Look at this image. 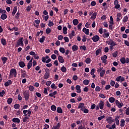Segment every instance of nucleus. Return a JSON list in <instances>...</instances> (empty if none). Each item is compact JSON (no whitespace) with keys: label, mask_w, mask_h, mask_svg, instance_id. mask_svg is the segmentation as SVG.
Listing matches in <instances>:
<instances>
[{"label":"nucleus","mask_w":129,"mask_h":129,"mask_svg":"<svg viewBox=\"0 0 129 129\" xmlns=\"http://www.w3.org/2000/svg\"><path fill=\"white\" fill-rule=\"evenodd\" d=\"M52 60L51 58H49V56L46 55L45 56L42 57V61L43 63H46L48 64V63H50Z\"/></svg>","instance_id":"f257e3e1"},{"label":"nucleus","mask_w":129,"mask_h":129,"mask_svg":"<svg viewBox=\"0 0 129 129\" xmlns=\"http://www.w3.org/2000/svg\"><path fill=\"white\" fill-rule=\"evenodd\" d=\"M17 77V70L15 69H12L10 70V78H12V77Z\"/></svg>","instance_id":"f03ea898"},{"label":"nucleus","mask_w":129,"mask_h":129,"mask_svg":"<svg viewBox=\"0 0 129 129\" xmlns=\"http://www.w3.org/2000/svg\"><path fill=\"white\" fill-rule=\"evenodd\" d=\"M104 107V102L102 101H100V103L98 105L96 106V110H98L100 109H103Z\"/></svg>","instance_id":"7ed1b4c3"},{"label":"nucleus","mask_w":129,"mask_h":129,"mask_svg":"<svg viewBox=\"0 0 129 129\" xmlns=\"http://www.w3.org/2000/svg\"><path fill=\"white\" fill-rule=\"evenodd\" d=\"M23 96L26 101L29 100V98H30V91L28 90H26L23 92Z\"/></svg>","instance_id":"20e7f679"},{"label":"nucleus","mask_w":129,"mask_h":129,"mask_svg":"<svg viewBox=\"0 0 129 129\" xmlns=\"http://www.w3.org/2000/svg\"><path fill=\"white\" fill-rule=\"evenodd\" d=\"M23 37H21L19 39L18 42H17L16 47H22L24 46V41H23Z\"/></svg>","instance_id":"39448f33"},{"label":"nucleus","mask_w":129,"mask_h":129,"mask_svg":"<svg viewBox=\"0 0 129 129\" xmlns=\"http://www.w3.org/2000/svg\"><path fill=\"white\" fill-rule=\"evenodd\" d=\"M106 43L110 46H116V42L113 41L112 39H109L108 41H106Z\"/></svg>","instance_id":"423d86ee"},{"label":"nucleus","mask_w":129,"mask_h":129,"mask_svg":"<svg viewBox=\"0 0 129 129\" xmlns=\"http://www.w3.org/2000/svg\"><path fill=\"white\" fill-rule=\"evenodd\" d=\"M115 103L118 108H121L123 106V103H120L118 100H115Z\"/></svg>","instance_id":"0eeeda50"},{"label":"nucleus","mask_w":129,"mask_h":129,"mask_svg":"<svg viewBox=\"0 0 129 129\" xmlns=\"http://www.w3.org/2000/svg\"><path fill=\"white\" fill-rule=\"evenodd\" d=\"M115 80L117 81V82H123V81H124V78L120 76L117 77Z\"/></svg>","instance_id":"6e6552de"},{"label":"nucleus","mask_w":129,"mask_h":129,"mask_svg":"<svg viewBox=\"0 0 129 129\" xmlns=\"http://www.w3.org/2000/svg\"><path fill=\"white\" fill-rule=\"evenodd\" d=\"M84 103H80L79 104L78 108H79V109H81V110H83L84 108H85V106H84Z\"/></svg>","instance_id":"1a4fd4ad"},{"label":"nucleus","mask_w":129,"mask_h":129,"mask_svg":"<svg viewBox=\"0 0 129 129\" xmlns=\"http://www.w3.org/2000/svg\"><path fill=\"white\" fill-rule=\"evenodd\" d=\"M21 78H25V77H27V76H28V75H27V73H26V71L23 70L21 71Z\"/></svg>","instance_id":"9d476101"},{"label":"nucleus","mask_w":129,"mask_h":129,"mask_svg":"<svg viewBox=\"0 0 129 129\" xmlns=\"http://www.w3.org/2000/svg\"><path fill=\"white\" fill-rule=\"evenodd\" d=\"M99 36L98 35H95L92 38V40L93 41V42H98V41H99Z\"/></svg>","instance_id":"9b49d317"},{"label":"nucleus","mask_w":129,"mask_h":129,"mask_svg":"<svg viewBox=\"0 0 129 129\" xmlns=\"http://www.w3.org/2000/svg\"><path fill=\"white\" fill-rule=\"evenodd\" d=\"M114 5L115 6V9H119L120 8V5L118 4V1L115 0L114 2Z\"/></svg>","instance_id":"f8f14e48"},{"label":"nucleus","mask_w":129,"mask_h":129,"mask_svg":"<svg viewBox=\"0 0 129 129\" xmlns=\"http://www.w3.org/2000/svg\"><path fill=\"white\" fill-rule=\"evenodd\" d=\"M106 121H107L108 123H112V122H113L114 120H113L112 117H108L106 119Z\"/></svg>","instance_id":"ddd939ff"},{"label":"nucleus","mask_w":129,"mask_h":129,"mask_svg":"<svg viewBox=\"0 0 129 129\" xmlns=\"http://www.w3.org/2000/svg\"><path fill=\"white\" fill-rule=\"evenodd\" d=\"M76 89L77 93H81V87L80 85H77Z\"/></svg>","instance_id":"4468645a"},{"label":"nucleus","mask_w":129,"mask_h":129,"mask_svg":"<svg viewBox=\"0 0 129 129\" xmlns=\"http://www.w3.org/2000/svg\"><path fill=\"white\" fill-rule=\"evenodd\" d=\"M74 36H75V31L72 30V32L69 34V37L70 39H73Z\"/></svg>","instance_id":"2eb2a0df"},{"label":"nucleus","mask_w":129,"mask_h":129,"mask_svg":"<svg viewBox=\"0 0 129 129\" xmlns=\"http://www.w3.org/2000/svg\"><path fill=\"white\" fill-rule=\"evenodd\" d=\"M106 59H107V56L105 55L101 57V60H102L103 63H106Z\"/></svg>","instance_id":"dca6fc26"},{"label":"nucleus","mask_w":129,"mask_h":129,"mask_svg":"<svg viewBox=\"0 0 129 129\" xmlns=\"http://www.w3.org/2000/svg\"><path fill=\"white\" fill-rule=\"evenodd\" d=\"M57 94V91H54L53 92L50 93L48 95V96L49 97H54V98H55L56 97L55 96V95H56V94Z\"/></svg>","instance_id":"f3484780"},{"label":"nucleus","mask_w":129,"mask_h":129,"mask_svg":"<svg viewBox=\"0 0 129 129\" xmlns=\"http://www.w3.org/2000/svg\"><path fill=\"white\" fill-rule=\"evenodd\" d=\"M58 60L60 63H63L64 61V58L61 55L58 56Z\"/></svg>","instance_id":"a211bd4d"},{"label":"nucleus","mask_w":129,"mask_h":129,"mask_svg":"<svg viewBox=\"0 0 129 129\" xmlns=\"http://www.w3.org/2000/svg\"><path fill=\"white\" fill-rule=\"evenodd\" d=\"M116 100H115V98H114V97H110V98H109V102H110V103H113V102H115V101Z\"/></svg>","instance_id":"6ab92c4d"},{"label":"nucleus","mask_w":129,"mask_h":129,"mask_svg":"<svg viewBox=\"0 0 129 129\" xmlns=\"http://www.w3.org/2000/svg\"><path fill=\"white\" fill-rule=\"evenodd\" d=\"M12 121H13V122H17V123H20V122H21V120H20L19 118H14L12 119Z\"/></svg>","instance_id":"aec40b11"},{"label":"nucleus","mask_w":129,"mask_h":129,"mask_svg":"<svg viewBox=\"0 0 129 129\" xmlns=\"http://www.w3.org/2000/svg\"><path fill=\"white\" fill-rule=\"evenodd\" d=\"M97 16V13L95 12L94 13L92 16L91 17V20H95L96 19V17Z\"/></svg>","instance_id":"412c9836"},{"label":"nucleus","mask_w":129,"mask_h":129,"mask_svg":"<svg viewBox=\"0 0 129 129\" xmlns=\"http://www.w3.org/2000/svg\"><path fill=\"white\" fill-rule=\"evenodd\" d=\"M83 32L85 33L86 35H89V29H87L86 28H84L83 29Z\"/></svg>","instance_id":"4be33fe9"},{"label":"nucleus","mask_w":129,"mask_h":129,"mask_svg":"<svg viewBox=\"0 0 129 129\" xmlns=\"http://www.w3.org/2000/svg\"><path fill=\"white\" fill-rule=\"evenodd\" d=\"M12 84V81L10 80H8L4 84L5 86L8 87L9 85Z\"/></svg>","instance_id":"5701e85b"},{"label":"nucleus","mask_w":129,"mask_h":129,"mask_svg":"<svg viewBox=\"0 0 129 129\" xmlns=\"http://www.w3.org/2000/svg\"><path fill=\"white\" fill-rule=\"evenodd\" d=\"M49 77H50V74L48 72H46L44 76H43V78L44 79H48V78H49Z\"/></svg>","instance_id":"b1692460"},{"label":"nucleus","mask_w":129,"mask_h":129,"mask_svg":"<svg viewBox=\"0 0 129 129\" xmlns=\"http://www.w3.org/2000/svg\"><path fill=\"white\" fill-rule=\"evenodd\" d=\"M120 116H117L115 118V123L117 125H118L119 124V120H118V118H119Z\"/></svg>","instance_id":"393cba45"},{"label":"nucleus","mask_w":129,"mask_h":129,"mask_svg":"<svg viewBox=\"0 0 129 129\" xmlns=\"http://www.w3.org/2000/svg\"><path fill=\"white\" fill-rule=\"evenodd\" d=\"M17 11H18V7L15 6L13 9V12H12V15L13 16H15V15H16V13H17Z\"/></svg>","instance_id":"a878e982"},{"label":"nucleus","mask_w":129,"mask_h":129,"mask_svg":"<svg viewBox=\"0 0 129 129\" xmlns=\"http://www.w3.org/2000/svg\"><path fill=\"white\" fill-rule=\"evenodd\" d=\"M27 88H29V90H30L31 92H33L35 90V87L32 85L28 86Z\"/></svg>","instance_id":"bb28decb"},{"label":"nucleus","mask_w":129,"mask_h":129,"mask_svg":"<svg viewBox=\"0 0 129 129\" xmlns=\"http://www.w3.org/2000/svg\"><path fill=\"white\" fill-rule=\"evenodd\" d=\"M1 43L3 46H6V45H7V41L6 40V39L2 38L1 39Z\"/></svg>","instance_id":"cd10ccee"},{"label":"nucleus","mask_w":129,"mask_h":129,"mask_svg":"<svg viewBox=\"0 0 129 129\" xmlns=\"http://www.w3.org/2000/svg\"><path fill=\"white\" fill-rule=\"evenodd\" d=\"M19 65L21 68H24V67H25V62L23 61H20L19 62Z\"/></svg>","instance_id":"c85d7f7f"},{"label":"nucleus","mask_w":129,"mask_h":129,"mask_svg":"<svg viewBox=\"0 0 129 129\" xmlns=\"http://www.w3.org/2000/svg\"><path fill=\"white\" fill-rule=\"evenodd\" d=\"M57 112L58 113H63V110H62V108L60 107H58L57 108Z\"/></svg>","instance_id":"c756f323"},{"label":"nucleus","mask_w":129,"mask_h":129,"mask_svg":"<svg viewBox=\"0 0 129 129\" xmlns=\"http://www.w3.org/2000/svg\"><path fill=\"white\" fill-rule=\"evenodd\" d=\"M105 74V70H103L101 72H100V77H103V76H104Z\"/></svg>","instance_id":"7c9ffc66"},{"label":"nucleus","mask_w":129,"mask_h":129,"mask_svg":"<svg viewBox=\"0 0 129 129\" xmlns=\"http://www.w3.org/2000/svg\"><path fill=\"white\" fill-rule=\"evenodd\" d=\"M72 49L74 51H77V50H78V46L76 45H74L72 46Z\"/></svg>","instance_id":"2f4dec72"},{"label":"nucleus","mask_w":129,"mask_h":129,"mask_svg":"<svg viewBox=\"0 0 129 129\" xmlns=\"http://www.w3.org/2000/svg\"><path fill=\"white\" fill-rule=\"evenodd\" d=\"M7 18H8V16L6 14H3L1 15L2 20H6V19H7Z\"/></svg>","instance_id":"473e14b6"},{"label":"nucleus","mask_w":129,"mask_h":129,"mask_svg":"<svg viewBox=\"0 0 129 129\" xmlns=\"http://www.w3.org/2000/svg\"><path fill=\"white\" fill-rule=\"evenodd\" d=\"M67 27H63L62 28V33L64 34V35H66L67 34Z\"/></svg>","instance_id":"72a5a7b5"},{"label":"nucleus","mask_w":129,"mask_h":129,"mask_svg":"<svg viewBox=\"0 0 129 129\" xmlns=\"http://www.w3.org/2000/svg\"><path fill=\"white\" fill-rule=\"evenodd\" d=\"M60 126L61 125H60V123H57V124L55 126H54L52 128L54 129H59L60 128Z\"/></svg>","instance_id":"f704fd0d"},{"label":"nucleus","mask_w":129,"mask_h":129,"mask_svg":"<svg viewBox=\"0 0 129 129\" xmlns=\"http://www.w3.org/2000/svg\"><path fill=\"white\" fill-rule=\"evenodd\" d=\"M3 64H6L7 61H8V57H4L2 58Z\"/></svg>","instance_id":"c9c22d12"},{"label":"nucleus","mask_w":129,"mask_h":129,"mask_svg":"<svg viewBox=\"0 0 129 129\" xmlns=\"http://www.w3.org/2000/svg\"><path fill=\"white\" fill-rule=\"evenodd\" d=\"M60 70L61 71H62V72H63V73H65L67 71V69H66V68L64 67V66H62Z\"/></svg>","instance_id":"e433bc0d"},{"label":"nucleus","mask_w":129,"mask_h":129,"mask_svg":"<svg viewBox=\"0 0 129 129\" xmlns=\"http://www.w3.org/2000/svg\"><path fill=\"white\" fill-rule=\"evenodd\" d=\"M103 38H104L105 39H106L107 38H108V37H109V33L107 32V33H105L103 35Z\"/></svg>","instance_id":"4c0bfd02"},{"label":"nucleus","mask_w":129,"mask_h":129,"mask_svg":"<svg viewBox=\"0 0 129 129\" xmlns=\"http://www.w3.org/2000/svg\"><path fill=\"white\" fill-rule=\"evenodd\" d=\"M89 80H85L83 81V83L84 84V85H88L89 84Z\"/></svg>","instance_id":"58836bf2"},{"label":"nucleus","mask_w":129,"mask_h":129,"mask_svg":"<svg viewBox=\"0 0 129 129\" xmlns=\"http://www.w3.org/2000/svg\"><path fill=\"white\" fill-rule=\"evenodd\" d=\"M78 23H79V21H78V20L77 19H74L73 21V25H74V26H77V25H78Z\"/></svg>","instance_id":"ea45409f"},{"label":"nucleus","mask_w":129,"mask_h":129,"mask_svg":"<svg viewBox=\"0 0 129 129\" xmlns=\"http://www.w3.org/2000/svg\"><path fill=\"white\" fill-rule=\"evenodd\" d=\"M56 109H57V107L55 105H51V110H52V111H56Z\"/></svg>","instance_id":"a19ab883"},{"label":"nucleus","mask_w":129,"mask_h":129,"mask_svg":"<svg viewBox=\"0 0 129 129\" xmlns=\"http://www.w3.org/2000/svg\"><path fill=\"white\" fill-rule=\"evenodd\" d=\"M125 123V121L124 119H121L120 121V126L123 127L124 126V124Z\"/></svg>","instance_id":"79ce46f5"},{"label":"nucleus","mask_w":129,"mask_h":129,"mask_svg":"<svg viewBox=\"0 0 129 129\" xmlns=\"http://www.w3.org/2000/svg\"><path fill=\"white\" fill-rule=\"evenodd\" d=\"M106 5H107V3L104 2L102 4V6L103 7L104 10H105V11H106L107 10V6H106Z\"/></svg>","instance_id":"37998d69"},{"label":"nucleus","mask_w":129,"mask_h":129,"mask_svg":"<svg viewBox=\"0 0 129 129\" xmlns=\"http://www.w3.org/2000/svg\"><path fill=\"white\" fill-rule=\"evenodd\" d=\"M123 23H126L128 21V17L127 16H124L122 20Z\"/></svg>","instance_id":"c03bdc74"},{"label":"nucleus","mask_w":129,"mask_h":129,"mask_svg":"<svg viewBox=\"0 0 129 129\" xmlns=\"http://www.w3.org/2000/svg\"><path fill=\"white\" fill-rule=\"evenodd\" d=\"M59 50V52H60V53H62V54H64V53H65V48H64L63 47H60Z\"/></svg>","instance_id":"a18cd8bd"},{"label":"nucleus","mask_w":129,"mask_h":129,"mask_svg":"<svg viewBox=\"0 0 129 129\" xmlns=\"http://www.w3.org/2000/svg\"><path fill=\"white\" fill-rule=\"evenodd\" d=\"M101 52V49L99 48L96 51V56H98V55L99 54H100V52Z\"/></svg>","instance_id":"49530a36"},{"label":"nucleus","mask_w":129,"mask_h":129,"mask_svg":"<svg viewBox=\"0 0 129 129\" xmlns=\"http://www.w3.org/2000/svg\"><path fill=\"white\" fill-rule=\"evenodd\" d=\"M120 61L122 64H125V58L122 57L120 58Z\"/></svg>","instance_id":"de8ad7c7"},{"label":"nucleus","mask_w":129,"mask_h":129,"mask_svg":"<svg viewBox=\"0 0 129 129\" xmlns=\"http://www.w3.org/2000/svg\"><path fill=\"white\" fill-rule=\"evenodd\" d=\"M48 27H53V26H54V23L51 21V20H49L48 22Z\"/></svg>","instance_id":"09e8293b"},{"label":"nucleus","mask_w":129,"mask_h":129,"mask_svg":"<svg viewBox=\"0 0 129 129\" xmlns=\"http://www.w3.org/2000/svg\"><path fill=\"white\" fill-rule=\"evenodd\" d=\"M85 62L87 64H89L90 63V62H91V59H90V58L88 57L85 60Z\"/></svg>","instance_id":"8fccbe9b"},{"label":"nucleus","mask_w":129,"mask_h":129,"mask_svg":"<svg viewBox=\"0 0 129 129\" xmlns=\"http://www.w3.org/2000/svg\"><path fill=\"white\" fill-rule=\"evenodd\" d=\"M45 39H46V37L45 36H42L39 40V42L40 43H43L44 41H45Z\"/></svg>","instance_id":"3c124183"},{"label":"nucleus","mask_w":129,"mask_h":129,"mask_svg":"<svg viewBox=\"0 0 129 129\" xmlns=\"http://www.w3.org/2000/svg\"><path fill=\"white\" fill-rule=\"evenodd\" d=\"M109 24L111 25H113V18H112V16L110 17V21H109Z\"/></svg>","instance_id":"603ef678"},{"label":"nucleus","mask_w":129,"mask_h":129,"mask_svg":"<svg viewBox=\"0 0 129 129\" xmlns=\"http://www.w3.org/2000/svg\"><path fill=\"white\" fill-rule=\"evenodd\" d=\"M13 102V99L11 98H8L7 100V103L8 104H11Z\"/></svg>","instance_id":"864d4df0"},{"label":"nucleus","mask_w":129,"mask_h":129,"mask_svg":"<svg viewBox=\"0 0 129 129\" xmlns=\"http://www.w3.org/2000/svg\"><path fill=\"white\" fill-rule=\"evenodd\" d=\"M51 88H52V89H57V86H56V85H55V84L52 83L51 86H50Z\"/></svg>","instance_id":"5fc2aeb1"},{"label":"nucleus","mask_w":129,"mask_h":129,"mask_svg":"<svg viewBox=\"0 0 129 129\" xmlns=\"http://www.w3.org/2000/svg\"><path fill=\"white\" fill-rule=\"evenodd\" d=\"M82 111H83L84 113H88V112H89V110L85 108L82 110Z\"/></svg>","instance_id":"6e6d98bb"},{"label":"nucleus","mask_w":129,"mask_h":129,"mask_svg":"<svg viewBox=\"0 0 129 129\" xmlns=\"http://www.w3.org/2000/svg\"><path fill=\"white\" fill-rule=\"evenodd\" d=\"M13 31L17 32V31H19V28H18V27H15L12 28V29H11V32H13Z\"/></svg>","instance_id":"4d7b16f0"},{"label":"nucleus","mask_w":129,"mask_h":129,"mask_svg":"<svg viewBox=\"0 0 129 129\" xmlns=\"http://www.w3.org/2000/svg\"><path fill=\"white\" fill-rule=\"evenodd\" d=\"M15 109H19L20 108V104H15L14 106Z\"/></svg>","instance_id":"13d9d810"},{"label":"nucleus","mask_w":129,"mask_h":129,"mask_svg":"<svg viewBox=\"0 0 129 129\" xmlns=\"http://www.w3.org/2000/svg\"><path fill=\"white\" fill-rule=\"evenodd\" d=\"M102 70H104V69H103V67H99L97 70V72L99 73L100 72H101L102 71Z\"/></svg>","instance_id":"bf43d9fd"},{"label":"nucleus","mask_w":129,"mask_h":129,"mask_svg":"<svg viewBox=\"0 0 129 129\" xmlns=\"http://www.w3.org/2000/svg\"><path fill=\"white\" fill-rule=\"evenodd\" d=\"M29 119V116H25L23 119V122H26V121H28V120Z\"/></svg>","instance_id":"052dcab7"},{"label":"nucleus","mask_w":129,"mask_h":129,"mask_svg":"<svg viewBox=\"0 0 129 129\" xmlns=\"http://www.w3.org/2000/svg\"><path fill=\"white\" fill-rule=\"evenodd\" d=\"M20 18V12H17L15 15V20H18Z\"/></svg>","instance_id":"680f3d73"},{"label":"nucleus","mask_w":129,"mask_h":129,"mask_svg":"<svg viewBox=\"0 0 129 129\" xmlns=\"http://www.w3.org/2000/svg\"><path fill=\"white\" fill-rule=\"evenodd\" d=\"M32 9V5H30L29 6H28L26 8V11L27 12H30V11H31V9Z\"/></svg>","instance_id":"e2e57ef3"},{"label":"nucleus","mask_w":129,"mask_h":129,"mask_svg":"<svg viewBox=\"0 0 129 129\" xmlns=\"http://www.w3.org/2000/svg\"><path fill=\"white\" fill-rule=\"evenodd\" d=\"M51 58L52 59V60H55L57 58V56H56L55 54H53L51 55Z\"/></svg>","instance_id":"0e129e2a"},{"label":"nucleus","mask_w":129,"mask_h":129,"mask_svg":"<svg viewBox=\"0 0 129 129\" xmlns=\"http://www.w3.org/2000/svg\"><path fill=\"white\" fill-rule=\"evenodd\" d=\"M80 49H81V50H84V51H86V50H87L86 46H85V45L81 46Z\"/></svg>","instance_id":"69168bd1"},{"label":"nucleus","mask_w":129,"mask_h":129,"mask_svg":"<svg viewBox=\"0 0 129 129\" xmlns=\"http://www.w3.org/2000/svg\"><path fill=\"white\" fill-rule=\"evenodd\" d=\"M46 34H50L51 33V29L50 28H48L46 29Z\"/></svg>","instance_id":"338daca9"},{"label":"nucleus","mask_w":129,"mask_h":129,"mask_svg":"<svg viewBox=\"0 0 129 129\" xmlns=\"http://www.w3.org/2000/svg\"><path fill=\"white\" fill-rule=\"evenodd\" d=\"M125 114L126 115H129V107L125 110Z\"/></svg>","instance_id":"774afa93"}]
</instances>
